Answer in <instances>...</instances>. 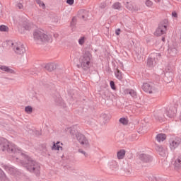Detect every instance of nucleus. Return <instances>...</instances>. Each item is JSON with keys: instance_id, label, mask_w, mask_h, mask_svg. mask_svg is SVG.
Here are the masks:
<instances>
[{"instance_id": "58836bf2", "label": "nucleus", "mask_w": 181, "mask_h": 181, "mask_svg": "<svg viewBox=\"0 0 181 181\" xmlns=\"http://www.w3.org/2000/svg\"><path fill=\"white\" fill-rule=\"evenodd\" d=\"M119 32H121V30L120 29H117L116 31H115V33L117 36H119Z\"/></svg>"}, {"instance_id": "f03ea898", "label": "nucleus", "mask_w": 181, "mask_h": 181, "mask_svg": "<svg viewBox=\"0 0 181 181\" xmlns=\"http://www.w3.org/2000/svg\"><path fill=\"white\" fill-rule=\"evenodd\" d=\"M33 36L35 45H46V43H51L53 40L52 35L46 33L43 30H35Z\"/></svg>"}, {"instance_id": "72a5a7b5", "label": "nucleus", "mask_w": 181, "mask_h": 181, "mask_svg": "<svg viewBox=\"0 0 181 181\" xmlns=\"http://www.w3.org/2000/svg\"><path fill=\"white\" fill-rule=\"evenodd\" d=\"M66 4H68V5H74V0H66Z\"/></svg>"}, {"instance_id": "a19ab883", "label": "nucleus", "mask_w": 181, "mask_h": 181, "mask_svg": "<svg viewBox=\"0 0 181 181\" xmlns=\"http://www.w3.org/2000/svg\"><path fill=\"white\" fill-rule=\"evenodd\" d=\"M163 40L164 41V40H165V38H163Z\"/></svg>"}, {"instance_id": "e433bc0d", "label": "nucleus", "mask_w": 181, "mask_h": 181, "mask_svg": "<svg viewBox=\"0 0 181 181\" xmlns=\"http://www.w3.org/2000/svg\"><path fill=\"white\" fill-rule=\"evenodd\" d=\"M127 9H129V11H131L132 12V11H134V6H132V5L129 4V6H127Z\"/></svg>"}, {"instance_id": "cd10ccee", "label": "nucleus", "mask_w": 181, "mask_h": 181, "mask_svg": "<svg viewBox=\"0 0 181 181\" xmlns=\"http://www.w3.org/2000/svg\"><path fill=\"white\" fill-rule=\"evenodd\" d=\"M129 94H130V95H132V97H136V92H135V90H130L129 91Z\"/></svg>"}, {"instance_id": "6ab92c4d", "label": "nucleus", "mask_w": 181, "mask_h": 181, "mask_svg": "<svg viewBox=\"0 0 181 181\" xmlns=\"http://www.w3.org/2000/svg\"><path fill=\"white\" fill-rule=\"evenodd\" d=\"M23 28L25 30H30L32 29V25L30 23L25 22L23 23Z\"/></svg>"}, {"instance_id": "c85d7f7f", "label": "nucleus", "mask_w": 181, "mask_h": 181, "mask_svg": "<svg viewBox=\"0 0 181 181\" xmlns=\"http://www.w3.org/2000/svg\"><path fill=\"white\" fill-rule=\"evenodd\" d=\"M36 3L40 6H42V8H45V3L40 0H36Z\"/></svg>"}, {"instance_id": "9d476101", "label": "nucleus", "mask_w": 181, "mask_h": 181, "mask_svg": "<svg viewBox=\"0 0 181 181\" xmlns=\"http://www.w3.org/2000/svg\"><path fill=\"white\" fill-rule=\"evenodd\" d=\"M164 33H166V25H160L154 33V35L156 36H162Z\"/></svg>"}, {"instance_id": "bb28decb", "label": "nucleus", "mask_w": 181, "mask_h": 181, "mask_svg": "<svg viewBox=\"0 0 181 181\" xmlns=\"http://www.w3.org/2000/svg\"><path fill=\"white\" fill-rule=\"evenodd\" d=\"M84 42H86V37H81L78 40V43H79V45H84Z\"/></svg>"}, {"instance_id": "f8f14e48", "label": "nucleus", "mask_w": 181, "mask_h": 181, "mask_svg": "<svg viewBox=\"0 0 181 181\" xmlns=\"http://www.w3.org/2000/svg\"><path fill=\"white\" fill-rule=\"evenodd\" d=\"M63 145V143L57 142L54 143V145L52 148V151H62L63 147L62 146Z\"/></svg>"}, {"instance_id": "423d86ee", "label": "nucleus", "mask_w": 181, "mask_h": 181, "mask_svg": "<svg viewBox=\"0 0 181 181\" xmlns=\"http://www.w3.org/2000/svg\"><path fill=\"white\" fill-rule=\"evenodd\" d=\"M76 139L83 148H90V141H88V139L83 134H78L76 135Z\"/></svg>"}, {"instance_id": "aec40b11", "label": "nucleus", "mask_w": 181, "mask_h": 181, "mask_svg": "<svg viewBox=\"0 0 181 181\" xmlns=\"http://www.w3.org/2000/svg\"><path fill=\"white\" fill-rule=\"evenodd\" d=\"M115 75L118 80L122 79V72L119 71V69H117V71L115 73Z\"/></svg>"}, {"instance_id": "7c9ffc66", "label": "nucleus", "mask_w": 181, "mask_h": 181, "mask_svg": "<svg viewBox=\"0 0 181 181\" xmlns=\"http://www.w3.org/2000/svg\"><path fill=\"white\" fill-rule=\"evenodd\" d=\"M110 87L112 90H117V88L115 87V83L114 81H110Z\"/></svg>"}, {"instance_id": "dca6fc26", "label": "nucleus", "mask_w": 181, "mask_h": 181, "mask_svg": "<svg viewBox=\"0 0 181 181\" xmlns=\"http://www.w3.org/2000/svg\"><path fill=\"white\" fill-rule=\"evenodd\" d=\"M110 169H117L118 168V163L115 160H112L109 163Z\"/></svg>"}, {"instance_id": "c9c22d12", "label": "nucleus", "mask_w": 181, "mask_h": 181, "mask_svg": "<svg viewBox=\"0 0 181 181\" xmlns=\"http://www.w3.org/2000/svg\"><path fill=\"white\" fill-rule=\"evenodd\" d=\"M17 8H18V9H23V4H21V3H18V4H17Z\"/></svg>"}, {"instance_id": "39448f33", "label": "nucleus", "mask_w": 181, "mask_h": 181, "mask_svg": "<svg viewBox=\"0 0 181 181\" xmlns=\"http://www.w3.org/2000/svg\"><path fill=\"white\" fill-rule=\"evenodd\" d=\"M0 148L2 151H7V152H21L19 148H16V146L9 143L6 139L1 140L0 143Z\"/></svg>"}, {"instance_id": "473e14b6", "label": "nucleus", "mask_w": 181, "mask_h": 181, "mask_svg": "<svg viewBox=\"0 0 181 181\" xmlns=\"http://www.w3.org/2000/svg\"><path fill=\"white\" fill-rule=\"evenodd\" d=\"M5 177V174L4 173V171L0 169V179H4Z\"/></svg>"}, {"instance_id": "393cba45", "label": "nucleus", "mask_w": 181, "mask_h": 181, "mask_svg": "<svg viewBox=\"0 0 181 181\" xmlns=\"http://www.w3.org/2000/svg\"><path fill=\"white\" fill-rule=\"evenodd\" d=\"M112 8H113V9H118V10H119V8H121V4H119L118 2L115 3L112 5Z\"/></svg>"}, {"instance_id": "6e6552de", "label": "nucleus", "mask_w": 181, "mask_h": 181, "mask_svg": "<svg viewBox=\"0 0 181 181\" xmlns=\"http://www.w3.org/2000/svg\"><path fill=\"white\" fill-rule=\"evenodd\" d=\"M173 165H174V169H175V170H180V169H181V153H179L175 157Z\"/></svg>"}, {"instance_id": "412c9836", "label": "nucleus", "mask_w": 181, "mask_h": 181, "mask_svg": "<svg viewBox=\"0 0 181 181\" xmlns=\"http://www.w3.org/2000/svg\"><path fill=\"white\" fill-rule=\"evenodd\" d=\"M0 32H9V28L5 25L0 26Z\"/></svg>"}, {"instance_id": "79ce46f5", "label": "nucleus", "mask_w": 181, "mask_h": 181, "mask_svg": "<svg viewBox=\"0 0 181 181\" xmlns=\"http://www.w3.org/2000/svg\"><path fill=\"white\" fill-rule=\"evenodd\" d=\"M180 119H181V117H180Z\"/></svg>"}, {"instance_id": "4c0bfd02", "label": "nucleus", "mask_w": 181, "mask_h": 181, "mask_svg": "<svg viewBox=\"0 0 181 181\" xmlns=\"http://www.w3.org/2000/svg\"><path fill=\"white\" fill-rule=\"evenodd\" d=\"M172 16L174 18H177V13H176V11H174V12L172 13Z\"/></svg>"}, {"instance_id": "a878e982", "label": "nucleus", "mask_w": 181, "mask_h": 181, "mask_svg": "<svg viewBox=\"0 0 181 181\" xmlns=\"http://www.w3.org/2000/svg\"><path fill=\"white\" fill-rule=\"evenodd\" d=\"M6 170L9 172V173H13V172H15V168H13L12 167H7V168H6Z\"/></svg>"}, {"instance_id": "f704fd0d", "label": "nucleus", "mask_w": 181, "mask_h": 181, "mask_svg": "<svg viewBox=\"0 0 181 181\" xmlns=\"http://www.w3.org/2000/svg\"><path fill=\"white\" fill-rule=\"evenodd\" d=\"M78 152H79L80 153H83V155H84V156H88L87 152H86V151H83V150H81V149H79V150H78Z\"/></svg>"}, {"instance_id": "b1692460", "label": "nucleus", "mask_w": 181, "mask_h": 181, "mask_svg": "<svg viewBox=\"0 0 181 181\" xmlns=\"http://www.w3.org/2000/svg\"><path fill=\"white\" fill-rule=\"evenodd\" d=\"M168 117H169V118H175V117H176V112L170 111L168 114Z\"/></svg>"}, {"instance_id": "7ed1b4c3", "label": "nucleus", "mask_w": 181, "mask_h": 181, "mask_svg": "<svg viewBox=\"0 0 181 181\" xmlns=\"http://www.w3.org/2000/svg\"><path fill=\"white\" fill-rule=\"evenodd\" d=\"M6 43L8 46L12 47L13 50L15 52L16 54L19 56H23L25 53H26V49H25V46L21 42H16L13 40H6Z\"/></svg>"}, {"instance_id": "2eb2a0df", "label": "nucleus", "mask_w": 181, "mask_h": 181, "mask_svg": "<svg viewBox=\"0 0 181 181\" xmlns=\"http://www.w3.org/2000/svg\"><path fill=\"white\" fill-rule=\"evenodd\" d=\"M156 139L158 142H163L166 139V134H159L156 136Z\"/></svg>"}, {"instance_id": "f3484780", "label": "nucleus", "mask_w": 181, "mask_h": 181, "mask_svg": "<svg viewBox=\"0 0 181 181\" xmlns=\"http://www.w3.org/2000/svg\"><path fill=\"white\" fill-rule=\"evenodd\" d=\"M0 69H1L2 71H6L7 73H13V70L6 66H0Z\"/></svg>"}, {"instance_id": "0eeeda50", "label": "nucleus", "mask_w": 181, "mask_h": 181, "mask_svg": "<svg viewBox=\"0 0 181 181\" xmlns=\"http://www.w3.org/2000/svg\"><path fill=\"white\" fill-rule=\"evenodd\" d=\"M169 146L171 151H175L177 148L181 145V139L179 137H174L169 140Z\"/></svg>"}, {"instance_id": "4be33fe9", "label": "nucleus", "mask_w": 181, "mask_h": 181, "mask_svg": "<svg viewBox=\"0 0 181 181\" xmlns=\"http://www.w3.org/2000/svg\"><path fill=\"white\" fill-rule=\"evenodd\" d=\"M25 112H27V114H32V112H33V108L32 107V106H27L25 108Z\"/></svg>"}, {"instance_id": "ea45409f", "label": "nucleus", "mask_w": 181, "mask_h": 181, "mask_svg": "<svg viewBox=\"0 0 181 181\" xmlns=\"http://www.w3.org/2000/svg\"><path fill=\"white\" fill-rule=\"evenodd\" d=\"M156 56H158V57H160V54H156Z\"/></svg>"}, {"instance_id": "c756f323", "label": "nucleus", "mask_w": 181, "mask_h": 181, "mask_svg": "<svg viewBox=\"0 0 181 181\" xmlns=\"http://www.w3.org/2000/svg\"><path fill=\"white\" fill-rule=\"evenodd\" d=\"M148 66H153V58H149L148 59Z\"/></svg>"}, {"instance_id": "1a4fd4ad", "label": "nucleus", "mask_w": 181, "mask_h": 181, "mask_svg": "<svg viewBox=\"0 0 181 181\" xmlns=\"http://www.w3.org/2000/svg\"><path fill=\"white\" fill-rule=\"evenodd\" d=\"M142 89L144 90V91H145V93H148V94H152L155 92V88H153V86L148 83L143 84Z\"/></svg>"}, {"instance_id": "2f4dec72", "label": "nucleus", "mask_w": 181, "mask_h": 181, "mask_svg": "<svg viewBox=\"0 0 181 181\" xmlns=\"http://www.w3.org/2000/svg\"><path fill=\"white\" fill-rule=\"evenodd\" d=\"M158 119L159 121H165V115L160 114L158 115Z\"/></svg>"}, {"instance_id": "20e7f679", "label": "nucleus", "mask_w": 181, "mask_h": 181, "mask_svg": "<svg viewBox=\"0 0 181 181\" xmlns=\"http://www.w3.org/2000/svg\"><path fill=\"white\" fill-rule=\"evenodd\" d=\"M93 59V54L91 52L86 51L79 59V62L81 63V66L83 70H88L90 69V66H91V60Z\"/></svg>"}, {"instance_id": "ddd939ff", "label": "nucleus", "mask_w": 181, "mask_h": 181, "mask_svg": "<svg viewBox=\"0 0 181 181\" xmlns=\"http://www.w3.org/2000/svg\"><path fill=\"white\" fill-rule=\"evenodd\" d=\"M125 153H127V151L124 149L119 150L117 153V159L121 160L124 159L125 158Z\"/></svg>"}, {"instance_id": "9b49d317", "label": "nucleus", "mask_w": 181, "mask_h": 181, "mask_svg": "<svg viewBox=\"0 0 181 181\" xmlns=\"http://www.w3.org/2000/svg\"><path fill=\"white\" fill-rule=\"evenodd\" d=\"M157 151L161 156H165L166 154L168 153V147L165 146H160L158 147Z\"/></svg>"}, {"instance_id": "f257e3e1", "label": "nucleus", "mask_w": 181, "mask_h": 181, "mask_svg": "<svg viewBox=\"0 0 181 181\" xmlns=\"http://www.w3.org/2000/svg\"><path fill=\"white\" fill-rule=\"evenodd\" d=\"M14 156L16 159H20L21 162H25L24 166H26L30 172H35V170H39L40 169V166H39V164H37L36 161L28 158V156L23 154V153H14Z\"/></svg>"}, {"instance_id": "a211bd4d", "label": "nucleus", "mask_w": 181, "mask_h": 181, "mask_svg": "<svg viewBox=\"0 0 181 181\" xmlns=\"http://www.w3.org/2000/svg\"><path fill=\"white\" fill-rule=\"evenodd\" d=\"M119 122L122 125H128V122H129V121L127 117H122L119 119Z\"/></svg>"}, {"instance_id": "4468645a", "label": "nucleus", "mask_w": 181, "mask_h": 181, "mask_svg": "<svg viewBox=\"0 0 181 181\" xmlns=\"http://www.w3.org/2000/svg\"><path fill=\"white\" fill-rule=\"evenodd\" d=\"M140 160H142V162H145L146 163L148 162H151V157L146 154H141Z\"/></svg>"}, {"instance_id": "5701e85b", "label": "nucleus", "mask_w": 181, "mask_h": 181, "mask_svg": "<svg viewBox=\"0 0 181 181\" xmlns=\"http://www.w3.org/2000/svg\"><path fill=\"white\" fill-rule=\"evenodd\" d=\"M146 6H148V8H152L153 6V2L151 0H146L145 2Z\"/></svg>"}]
</instances>
